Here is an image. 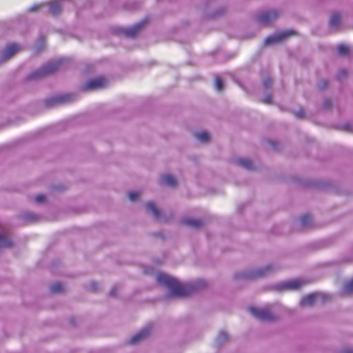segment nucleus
Returning <instances> with one entry per match:
<instances>
[{
    "label": "nucleus",
    "instance_id": "obj_16",
    "mask_svg": "<svg viewBox=\"0 0 353 353\" xmlns=\"http://www.w3.org/2000/svg\"><path fill=\"white\" fill-rule=\"evenodd\" d=\"M19 218L25 223H34L39 219V216L30 212H25L19 214Z\"/></svg>",
    "mask_w": 353,
    "mask_h": 353
},
{
    "label": "nucleus",
    "instance_id": "obj_42",
    "mask_svg": "<svg viewBox=\"0 0 353 353\" xmlns=\"http://www.w3.org/2000/svg\"><path fill=\"white\" fill-rule=\"evenodd\" d=\"M42 105V103L40 101V102H38L31 106L29 107V109L30 110L31 108H32L33 106H35V108L37 109H38L39 108H40L41 106Z\"/></svg>",
    "mask_w": 353,
    "mask_h": 353
},
{
    "label": "nucleus",
    "instance_id": "obj_39",
    "mask_svg": "<svg viewBox=\"0 0 353 353\" xmlns=\"http://www.w3.org/2000/svg\"><path fill=\"white\" fill-rule=\"evenodd\" d=\"M296 117L303 119L305 117V112L303 110H300L295 113Z\"/></svg>",
    "mask_w": 353,
    "mask_h": 353
},
{
    "label": "nucleus",
    "instance_id": "obj_46",
    "mask_svg": "<svg viewBox=\"0 0 353 353\" xmlns=\"http://www.w3.org/2000/svg\"><path fill=\"white\" fill-rule=\"evenodd\" d=\"M92 289H93L94 290L97 288L95 285H93L92 286Z\"/></svg>",
    "mask_w": 353,
    "mask_h": 353
},
{
    "label": "nucleus",
    "instance_id": "obj_8",
    "mask_svg": "<svg viewBox=\"0 0 353 353\" xmlns=\"http://www.w3.org/2000/svg\"><path fill=\"white\" fill-rule=\"evenodd\" d=\"M216 5V0H208L203 6L204 16L207 18H215L223 14L225 9L220 8L214 10Z\"/></svg>",
    "mask_w": 353,
    "mask_h": 353
},
{
    "label": "nucleus",
    "instance_id": "obj_2",
    "mask_svg": "<svg viewBox=\"0 0 353 353\" xmlns=\"http://www.w3.org/2000/svg\"><path fill=\"white\" fill-rule=\"evenodd\" d=\"M44 7V2L35 3L27 8L23 14H20L14 17L8 22L9 28L19 31L20 34L24 35L27 33L29 27L33 23V20L30 19L28 14L30 12H38L42 10Z\"/></svg>",
    "mask_w": 353,
    "mask_h": 353
},
{
    "label": "nucleus",
    "instance_id": "obj_34",
    "mask_svg": "<svg viewBox=\"0 0 353 353\" xmlns=\"http://www.w3.org/2000/svg\"><path fill=\"white\" fill-rule=\"evenodd\" d=\"M228 339V334L224 332H221L219 333L218 337H217V340L219 343H221V342H223V341H225Z\"/></svg>",
    "mask_w": 353,
    "mask_h": 353
},
{
    "label": "nucleus",
    "instance_id": "obj_32",
    "mask_svg": "<svg viewBox=\"0 0 353 353\" xmlns=\"http://www.w3.org/2000/svg\"><path fill=\"white\" fill-rule=\"evenodd\" d=\"M34 201L36 203L39 204H43L44 203V193H39V194L36 195L34 197Z\"/></svg>",
    "mask_w": 353,
    "mask_h": 353
},
{
    "label": "nucleus",
    "instance_id": "obj_29",
    "mask_svg": "<svg viewBox=\"0 0 353 353\" xmlns=\"http://www.w3.org/2000/svg\"><path fill=\"white\" fill-rule=\"evenodd\" d=\"M312 221V216L307 214L301 216V222L302 225L307 226V224H309Z\"/></svg>",
    "mask_w": 353,
    "mask_h": 353
},
{
    "label": "nucleus",
    "instance_id": "obj_44",
    "mask_svg": "<svg viewBox=\"0 0 353 353\" xmlns=\"http://www.w3.org/2000/svg\"><path fill=\"white\" fill-rule=\"evenodd\" d=\"M343 353H353V350L352 349H347L345 350Z\"/></svg>",
    "mask_w": 353,
    "mask_h": 353
},
{
    "label": "nucleus",
    "instance_id": "obj_5",
    "mask_svg": "<svg viewBox=\"0 0 353 353\" xmlns=\"http://www.w3.org/2000/svg\"><path fill=\"white\" fill-rule=\"evenodd\" d=\"M44 78V63L38 68L31 70L26 74L21 79V83L23 85H28L37 82Z\"/></svg>",
    "mask_w": 353,
    "mask_h": 353
},
{
    "label": "nucleus",
    "instance_id": "obj_30",
    "mask_svg": "<svg viewBox=\"0 0 353 353\" xmlns=\"http://www.w3.org/2000/svg\"><path fill=\"white\" fill-rule=\"evenodd\" d=\"M263 88H271L272 85V79L270 77H266L263 79Z\"/></svg>",
    "mask_w": 353,
    "mask_h": 353
},
{
    "label": "nucleus",
    "instance_id": "obj_4",
    "mask_svg": "<svg viewBox=\"0 0 353 353\" xmlns=\"http://www.w3.org/2000/svg\"><path fill=\"white\" fill-rule=\"evenodd\" d=\"M22 49L21 45L16 42H11L6 45L0 52V65L6 62Z\"/></svg>",
    "mask_w": 353,
    "mask_h": 353
},
{
    "label": "nucleus",
    "instance_id": "obj_9",
    "mask_svg": "<svg viewBox=\"0 0 353 353\" xmlns=\"http://www.w3.org/2000/svg\"><path fill=\"white\" fill-rule=\"evenodd\" d=\"M279 16V12L276 10H268L259 13L256 16V21L261 25L267 26L271 23Z\"/></svg>",
    "mask_w": 353,
    "mask_h": 353
},
{
    "label": "nucleus",
    "instance_id": "obj_6",
    "mask_svg": "<svg viewBox=\"0 0 353 353\" xmlns=\"http://www.w3.org/2000/svg\"><path fill=\"white\" fill-rule=\"evenodd\" d=\"M249 310L255 318L262 321L272 322L276 319L268 307L258 308L250 307Z\"/></svg>",
    "mask_w": 353,
    "mask_h": 353
},
{
    "label": "nucleus",
    "instance_id": "obj_36",
    "mask_svg": "<svg viewBox=\"0 0 353 353\" xmlns=\"http://www.w3.org/2000/svg\"><path fill=\"white\" fill-rule=\"evenodd\" d=\"M43 129H40L38 131L32 133L31 134V138L32 139H37V138L41 137L43 135Z\"/></svg>",
    "mask_w": 353,
    "mask_h": 353
},
{
    "label": "nucleus",
    "instance_id": "obj_21",
    "mask_svg": "<svg viewBox=\"0 0 353 353\" xmlns=\"http://www.w3.org/2000/svg\"><path fill=\"white\" fill-rule=\"evenodd\" d=\"M236 164L247 169L252 170L253 168V164L251 161L245 159H239L236 160Z\"/></svg>",
    "mask_w": 353,
    "mask_h": 353
},
{
    "label": "nucleus",
    "instance_id": "obj_10",
    "mask_svg": "<svg viewBox=\"0 0 353 353\" xmlns=\"http://www.w3.org/2000/svg\"><path fill=\"white\" fill-rule=\"evenodd\" d=\"M329 299V296L323 293H312L301 300V305L302 306H311L316 302H325Z\"/></svg>",
    "mask_w": 353,
    "mask_h": 353
},
{
    "label": "nucleus",
    "instance_id": "obj_35",
    "mask_svg": "<svg viewBox=\"0 0 353 353\" xmlns=\"http://www.w3.org/2000/svg\"><path fill=\"white\" fill-rule=\"evenodd\" d=\"M139 194L137 192H131L128 194L129 199L135 201L139 199Z\"/></svg>",
    "mask_w": 353,
    "mask_h": 353
},
{
    "label": "nucleus",
    "instance_id": "obj_11",
    "mask_svg": "<svg viewBox=\"0 0 353 353\" xmlns=\"http://www.w3.org/2000/svg\"><path fill=\"white\" fill-rule=\"evenodd\" d=\"M293 34H294L293 30H284L281 32L276 33L268 37L264 41V44L265 46H270L281 42Z\"/></svg>",
    "mask_w": 353,
    "mask_h": 353
},
{
    "label": "nucleus",
    "instance_id": "obj_12",
    "mask_svg": "<svg viewBox=\"0 0 353 353\" xmlns=\"http://www.w3.org/2000/svg\"><path fill=\"white\" fill-rule=\"evenodd\" d=\"M108 85V80L103 76L92 78L81 88H102Z\"/></svg>",
    "mask_w": 353,
    "mask_h": 353
},
{
    "label": "nucleus",
    "instance_id": "obj_7",
    "mask_svg": "<svg viewBox=\"0 0 353 353\" xmlns=\"http://www.w3.org/2000/svg\"><path fill=\"white\" fill-rule=\"evenodd\" d=\"M73 4L72 0H52L48 3L46 6H48L50 14L54 17L60 16L62 10L65 8L67 4Z\"/></svg>",
    "mask_w": 353,
    "mask_h": 353
},
{
    "label": "nucleus",
    "instance_id": "obj_37",
    "mask_svg": "<svg viewBox=\"0 0 353 353\" xmlns=\"http://www.w3.org/2000/svg\"><path fill=\"white\" fill-rule=\"evenodd\" d=\"M329 86V81L326 79H323L320 81L319 88H327Z\"/></svg>",
    "mask_w": 353,
    "mask_h": 353
},
{
    "label": "nucleus",
    "instance_id": "obj_17",
    "mask_svg": "<svg viewBox=\"0 0 353 353\" xmlns=\"http://www.w3.org/2000/svg\"><path fill=\"white\" fill-rule=\"evenodd\" d=\"M44 49V34L40 33L37 40L32 47L34 54H39Z\"/></svg>",
    "mask_w": 353,
    "mask_h": 353
},
{
    "label": "nucleus",
    "instance_id": "obj_26",
    "mask_svg": "<svg viewBox=\"0 0 353 353\" xmlns=\"http://www.w3.org/2000/svg\"><path fill=\"white\" fill-rule=\"evenodd\" d=\"M195 137L201 142H207L210 140V136L206 132L196 133Z\"/></svg>",
    "mask_w": 353,
    "mask_h": 353
},
{
    "label": "nucleus",
    "instance_id": "obj_25",
    "mask_svg": "<svg viewBox=\"0 0 353 353\" xmlns=\"http://www.w3.org/2000/svg\"><path fill=\"white\" fill-rule=\"evenodd\" d=\"M63 290L64 286L61 283H56L50 287V291L52 293H60Z\"/></svg>",
    "mask_w": 353,
    "mask_h": 353
},
{
    "label": "nucleus",
    "instance_id": "obj_3",
    "mask_svg": "<svg viewBox=\"0 0 353 353\" xmlns=\"http://www.w3.org/2000/svg\"><path fill=\"white\" fill-rule=\"evenodd\" d=\"M149 21V19L145 17L142 19L139 22L135 23L134 25L123 28V27H114L112 29V32L118 36H124L127 38H134L135 37L139 31L148 23Z\"/></svg>",
    "mask_w": 353,
    "mask_h": 353
},
{
    "label": "nucleus",
    "instance_id": "obj_18",
    "mask_svg": "<svg viewBox=\"0 0 353 353\" xmlns=\"http://www.w3.org/2000/svg\"><path fill=\"white\" fill-rule=\"evenodd\" d=\"M183 225L192 228H200L203 225V222L200 219H183L181 221Z\"/></svg>",
    "mask_w": 353,
    "mask_h": 353
},
{
    "label": "nucleus",
    "instance_id": "obj_28",
    "mask_svg": "<svg viewBox=\"0 0 353 353\" xmlns=\"http://www.w3.org/2000/svg\"><path fill=\"white\" fill-rule=\"evenodd\" d=\"M344 292L346 294H350L353 292V279L345 284Z\"/></svg>",
    "mask_w": 353,
    "mask_h": 353
},
{
    "label": "nucleus",
    "instance_id": "obj_41",
    "mask_svg": "<svg viewBox=\"0 0 353 353\" xmlns=\"http://www.w3.org/2000/svg\"><path fill=\"white\" fill-rule=\"evenodd\" d=\"M343 129L345 131L350 132L352 130V125L350 124H345L343 125Z\"/></svg>",
    "mask_w": 353,
    "mask_h": 353
},
{
    "label": "nucleus",
    "instance_id": "obj_31",
    "mask_svg": "<svg viewBox=\"0 0 353 353\" xmlns=\"http://www.w3.org/2000/svg\"><path fill=\"white\" fill-rule=\"evenodd\" d=\"M215 88H223L224 87V83L223 79L220 77H215V84H214Z\"/></svg>",
    "mask_w": 353,
    "mask_h": 353
},
{
    "label": "nucleus",
    "instance_id": "obj_33",
    "mask_svg": "<svg viewBox=\"0 0 353 353\" xmlns=\"http://www.w3.org/2000/svg\"><path fill=\"white\" fill-rule=\"evenodd\" d=\"M347 76V72L346 71L344 70V69H341L337 74H336V79L339 80V81H341L343 80L344 78H345Z\"/></svg>",
    "mask_w": 353,
    "mask_h": 353
},
{
    "label": "nucleus",
    "instance_id": "obj_45",
    "mask_svg": "<svg viewBox=\"0 0 353 353\" xmlns=\"http://www.w3.org/2000/svg\"><path fill=\"white\" fill-rule=\"evenodd\" d=\"M237 85L241 87V88H245V85H243L240 81L236 82Z\"/></svg>",
    "mask_w": 353,
    "mask_h": 353
},
{
    "label": "nucleus",
    "instance_id": "obj_40",
    "mask_svg": "<svg viewBox=\"0 0 353 353\" xmlns=\"http://www.w3.org/2000/svg\"><path fill=\"white\" fill-rule=\"evenodd\" d=\"M332 106V102L330 100H326L325 101L324 103H323V108L325 109H328L330 108V107Z\"/></svg>",
    "mask_w": 353,
    "mask_h": 353
},
{
    "label": "nucleus",
    "instance_id": "obj_20",
    "mask_svg": "<svg viewBox=\"0 0 353 353\" xmlns=\"http://www.w3.org/2000/svg\"><path fill=\"white\" fill-rule=\"evenodd\" d=\"M161 183L162 184L174 187L176 185V180L172 175L165 174L161 176Z\"/></svg>",
    "mask_w": 353,
    "mask_h": 353
},
{
    "label": "nucleus",
    "instance_id": "obj_22",
    "mask_svg": "<svg viewBox=\"0 0 353 353\" xmlns=\"http://www.w3.org/2000/svg\"><path fill=\"white\" fill-rule=\"evenodd\" d=\"M146 208L153 214L155 218L158 219L160 217V210L156 207L155 204L153 202H148L146 204Z\"/></svg>",
    "mask_w": 353,
    "mask_h": 353
},
{
    "label": "nucleus",
    "instance_id": "obj_38",
    "mask_svg": "<svg viewBox=\"0 0 353 353\" xmlns=\"http://www.w3.org/2000/svg\"><path fill=\"white\" fill-rule=\"evenodd\" d=\"M272 98L270 95H268L266 96L262 101V102L263 103H265V104H270L272 103Z\"/></svg>",
    "mask_w": 353,
    "mask_h": 353
},
{
    "label": "nucleus",
    "instance_id": "obj_23",
    "mask_svg": "<svg viewBox=\"0 0 353 353\" xmlns=\"http://www.w3.org/2000/svg\"><path fill=\"white\" fill-rule=\"evenodd\" d=\"M341 21V15L338 13H334L330 19V27H336L337 26Z\"/></svg>",
    "mask_w": 353,
    "mask_h": 353
},
{
    "label": "nucleus",
    "instance_id": "obj_27",
    "mask_svg": "<svg viewBox=\"0 0 353 353\" xmlns=\"http://www.w3.org/2000/svg\"><path fill=\"white\" fill-rule=\"evenodd\" d=\"M338 53L341 55H347L350 52L349 48L344 44H339L337 48Z\"/></svg>",
    "mask_w": 353,
    "mask_h": 353
},
{
    "label": "nucleus",
    "instance_id": "obj_19",
    "mask_svg": "<svg viewBox=\"0 0 353 353\" xmlns=\"http://www.w3.org/2000/svg\"><path fill=\"white\" fill-rule=\"evenodd\" d=\"M13 242L9 239L8 234L3 231H0V248L10 247Z\"/></svg>",
    "mask_w": 353,
    "mask_h": 353
},
{
    "label": "nucleus",
    "instance_id": "obj_43",
    "mask_svg": "<svg viewBox=\"0 0 353 353\" xmlns=\"http://www.w3.org/2000/svg\"><path fill=\"white\" fill-rule=\"evenodd\" d=\"M110 294L111 296H114L117 294V290L116 288H113L111 292H110Z\"/></svg>",
    "mask_w": 353,
    "mask_h": 353
},
{
    "label": "nucleus",
    "instance_id": "obj_14",
    "mask_svg": "<svg viewBox=\"0 0 353 353\" xmlns=\"http://www.w3.org/2000/svg\"><path fill=\"white\" fill-rule=\"evenodd\" d=\"M65 60L61 59L54 61H48L46 63V76L55 72L59 70L65 63Z\"/></svg>",
    "mask_w": 353,
    "mask_h": 353
},
{
    "label": "nucleus",
    "instance_id": "obj_1",
    "mask_svg": "<svg viewBox=\"0 0 353 353\" xmlns=\"http://www.w3.org/2000/svg\"><path fill=\"white\" fill-rule=\"evenodd\" d=\"M157 280L160 285L168 288L172 295L179 297L187 296L207 285L206 282L203 280H199L191 284H181L174 278L163 273L157 275Z\"/></svg>",
    "mask_w": 353,
    "mask_h": 353
},
{
    "label": "nucleus",
    "instance_id": "obj_15",
    "mask_svg": "<svg viewBox=\"0 0 353 353\" xmlns=\"http://www.w3.org/2000/svg\"><path fill=\"white\" fill-rule=\"evenodd\" d=\"M306 282L300 280L295 279L292 281H290L288 282H285L279 285V289L281 290H297L300 288L301 286L304 285Z\"/></svg>",
    "mask_w": 353,
    "mask_h": 353
},
{
    "label": "nucleus",
    "instance_id": "obj_24",
    "mask_svg": "<svg viewBox=\"0 0 353 353\" xmlns=\"http://www.w3.org/2000/svg\"><path fill=\"white\" fill-rule=\"evenodd\" d=\"M272 269V266L268 265L264 268L263 269H261L256 272L254 274L252 275V277H256V276H263L267 274L268 272H270Z\"/></svg>",
    "mask_w": 353,
    "mask_h": 353
},
{
    "label": "nucleus",
    "instance_id": "obj_13",
    "mask_svg": "<svg viewBox=\"0 0 353 353\" xmlns=\"http://www.w3.org/2000/svg\"><path fill=\"white\" fill-rule=\"evenodd\" d=\"M152 329V327L151 325L145 326L139 333L131 337L128 341V343L130 345H134L140 343L143 340L145 339L150 335Z\"/></svg>",
    "mask_w": 353,
    "mask_h": 353
}]
</instances>
